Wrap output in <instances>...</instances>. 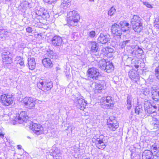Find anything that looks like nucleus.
<instances>
[{"instance_id":"f257e3e1","label":"nucleus","mask_w":159,"mask_h":159,"mask_svg":"<svg viewBox=\"0 0 159 159\" xmlns=\"http://www.w3.org/2000/svg\"><path fill=\"white\" fill-rule=\"evenodd\" d=\"M68 24L72 26H77L80 20V16L75 11H70L67 14Z\"/></svg>"},{"instance_id":"f03ea898","label":"nucleus","mask_w":159,"mask_h":159,"mask_svg":"<svg viewBox=\"0 0 159 159\" xmlns=\"http://www.w3.org/2000/svg\"><path fill=\"white\" fill-rule=\"evenodd\" d=\"M131 24L135 32H140L143 28L142 19L138 16H133L131 19Z\"/></svg>"},{"instance_id":"7ed1b4c3","label":"nucleus","mask_w":159,"mask_h":159,"mask_svg":"<svg viewBox=\"0 0 159 159\" xmlns=\"http://www.w3.org/2000/svg\"><path fill=\"white\" fill-rule=\"evenodd\" d=\"M37 87L42 91H46L50 90L53 87L52 82H47L45 80H41L37 84Z\"/></svg>"},{"instance_id":"20e7f679","label":"nucleus","mask_w":159,"mask_h":159,"mask_svg":"<svg viewBox=\"0 0 159 159\" xmlns=\"http://www.w3.org/2000/svg\"><path fill=\"white\" fill-rule=\"evenodd\" d=\"M22 102L25 107L26 108L32 109L35 107V100L31 97H26L23 99Z\"/></svg>"},{"instance_id":"39448f33","label":"nucleus","mask_w":159,"mask_h":159,"mask_svg":"<svg viewBox=\"0 0 159 159\" xmlns=\"http://www.w3.org/2000/svg\"><path fill=\"white\" fill-rule=\"evenodd\" d=\"M98 70L96 68H89L87 71V75L88 77L92 79L93 80L98 79L100 77Z\"/></svg>"},{"instance_id":"423d86ee","label":"nucleus","mask_w":159,"mask_h":159,"mask_svg":"<svg viewBox=\"0 0 159 159\" xmlns=\"http://www.w3.org/2000/svg\"><path fill=\"white\" fill-rule=\"evenodd\" d=\"M11 94H5L2 95L1 96V100L2 105L8 106L11 104L13 102Z\"/></svg>"},{"instance_id":"0eeeda50","label":"nucleus","mask_w":159,"mask_h":159,"mask_svg":"<svg viewBox=\"0 0 159 159\" xmlns=\"http://www.w3.org/2000/svg\"><path fill=\"white\" fill-rule=\"evenodd\" d=\"M31 125L30 128L34 133L37 135H39L43 133V129L40 125L33 123Z\"/></svg>"},{"instance_id":"6e6552de","label":"nucleus","mask_w":159,"mask_h":159,"mask_svg":"<svg viewBox=\"0 0 159 159\" xmlns=\"http://www.w3.org/2000/svg\"><path fill=\"white\" fill-rule=\"evenodd\" d=\"M114 118L115 117L112 116L110 117L107 124L108 128L110 130L112 131L116 130L119 126L117 121Z\"/></svg>"},{"instance_id":"1a4fd4ad","label":"nucleus","mask_w":159,"mask_h":159,"mask_svg":"<svg viewBox=\"0 0 159 159\" xmlns=\"http://www.w3.org/2000/svg\"><path fill=\"white\" fill-rule=\"evenodd\" d=\"M74 102L77 107L81 110H83L86 106L87 103L85 101L80 97H76Z\"/></svg>"},{"instance_id":"9d476101","label":"nucleus","mask_w":159,"mask_h":159,"mask_svg":"<svg viewBox=\"0 0 159 159\" xmlns=\"http://www.w3.org/2000/svg\"><path fill=\"white\" fill-rule=\"evenodd\" d=\"M51 41L52 45L56 47H61L63 43L62 38L57 35H55L52 37Z\"/></svg>"},{"instance_id":"9b49d317","label":"nucleus","mask_w":159,"mask_h":159,"mask_svg":"<svg viewBox=\"0 0 159 159\" xmlns=\"http://www.w3.org/2000/svg\"><path fill=\"white\" fill-rule=\"evenodd\" d=\"M111 30L113 34L118 36L119 38H120L122 32L120 25L116 24H114L112 26Z\"/></svg>"},{"instance_id":"f8f14e48","label":"nucleus","mask_w":159,"mask_h":159,"mask_svg":"<svg viewBox=\"0 0 159 159\" xmlns=\"http://www.w3.org/2000/svg\"><path fill=\"white\" fill-rule=\"evenodd\" d=\"M110 40V36L108 34H104L102 33L100 34L98 38V42L100 43L105 44L109 42Z\"/></svg>"},{"instance_id":"ddd939ff","label":"nucleus","mask_w":159,"mask_h":159,"mask_svg":"<svg viewBox=\"0 0 159 159\" xmlns=\"http://www.w3.org/2000/svg\"><path fill=\"white\" fill-rule=\"evenodd\" d=\"M35 13L37 16L41 17L44 19H46L49 16L47 10L44 8H41L39 10L37 9Z\"/></svg>"},{"instance_id":"4468645a","label":"nucleus","mask_w":159,"mask_h":159,"mask_svg":"<svg viewBox=\"0 0 159 159\" xmlns=\"http://www.w3.org/2000/svg\"><path fill=\"white\" fill-rule=\"evenodd\" d=\"M28 118L26 112L25 111H22L20 113L16 114L15 120L16 121H17L18 120H19L20 121L19 123H21L26 121Z\"/></svg>"},{"instance_id":"2eb2a0df","label":"nucleus","mask_w":159,"mask_h":159,"mask_svg":"<svg viewBox=\"0 0 159 159\" xmlns=\"http://www.w3.org/2000/svg\"><path fill=\"white\" fill-rule=\"evenodd\" d=\"M134 48L135 50L131 52V56L134 58H138L143 54V51L142 48L137 45L135 46Z\"/></svg>"},{"instance_id":"dca6fc26","label":"nucleus","mask_w":159,"mask_h":159,"mask_svg":"<svg viewBox=\"0 0 159 159\" xmlns=\"http://www.w3.org/2000/svg\"><path fill=\"white\" fill-rule=\"evenodd\" d=\"M128 75L131 80L135 82H137L139 80V75L137 73L136 70H130L128 73Z\"/></svg>"},{"instance_id":"f3484780","label":"nucleus","mask_w":159,"mask_h":159,"mask_svg":"<svg viewBox=\"0 0 159 159\" xmlns=\"http://www.w3.org/2000/svg\"><path fill=\"white\" fill-rule=\"evenodd\" d=\"M111 97L110 96L107 97V101L106 102V104H102L101 107L104 108L108 109L112 108L114 106V104L111 99Z\"/></svg>"},{"instance_id":"a211bd4d","label":"nucleus","mask_w":159,"mask_h":159,"mask_svg":"<svg viewBox=\"0 0 159 159\" xmlns=\"http://www.w3.org/2000/svg\"><path fill=\"white\" fill-rule=\"evenodd\" d=\"M42 62L44 66L47 68H51L53 66L52 61L49 58H45L43 59Z\"/></svg>"},{"instance_id":"6ab92c4d","label":"nucleus","mask_w":159,"mask_h":159,"mask_svg":"<svg viewBox=\"0 0 159 159\" xmlns=\"http://www.w3.org/2000/svg\"><path fill=\"white\" fill-rule=\"evenodd\" d=\"M31 6L30 5V3L27 1H23L21 2L19 7V9L21 10L22 12H24L27 8H30Z\"/></svg>"},{"instance_id":"aec40b11","label":"nucleus","mask_w":159,"mask_h":159,"mask_svg":"<svg viewBox=\"0 0 159 159\" xmlns=\"http://www.w3.org/2000/svg\"><path fill=\"white\" fill-rule=\"evenodd\" d=\"M119 25H120L122 32H125L129 30V25L125 21H120Z\"/></svg>"},{"instance_id":"412c9836","label":"nucleus","mask_w":159,"mask_h":159,"mask_svg":"<svg viewBox=\"0 0 159 159\" xmlns=\"http://www.w3.org/2000/svg\"><path fill=\"white\" fill-rule=\"evenodd\" d=\"M153 154L150 150H145L142 153V159H152Z\"/></svg>"},{"instance_id":"4be33fe9","label":"nucleus","mask_w":159,"mask_h":159,"mask_svg":"<svg viewBox=\"0 0 159 159\" xmlns=\"http://www.w3.org/2000/svg\"><path fill=\"white\" fill-rule=\"evenodd\" d=\"M28 66L30 69L33 70L35 67V62L33 57L29 58L28 59Z\"/></svg>"},{"instance_id":"5701e85b","label":"nucleus","mask_w":159,"mask_h":159,"mask_svg":"<svg viewBox=\"0 0 159 159\" xmlns=\"http://www.w3.org/2000/svg\"><path fill=\"white\" fill-rule=\"evenodd\" d=\"M114 69V66L112 62L110 61L107 62L104 70H106L107 73H110Z\"/></svg>"},{"instance_id":"b1692460","label":"nucleus","mask_w":159,"mask_h":159,"mask_svg":"<svg viewBox=\"0 0 159 159\" xmlns=\"http://www.w3.org/2000/svg\"><path fill=\"white\" fill-rule=\"evenodd\" d=\"M94 86V88L93 89L97 90L99 93L100 92V91L103 89L104 87L102 85L95 82L93 83L91 86L93 88Z\"/></svg>"},{"instance_id":"393cba45","label":"nucleus","mask_w":159,"mask_h":159,"mask_svg":"<svg viewBox=\"0 0 159 159\" xmlns=\"http://www.w3.org/2000/svg\"><path fill=\"white\" fill-rule=\"evenodd\" d=\"M98 44L95 42L92 41L91 43V51L93 52H96L98 49Z\"/></svg>"},{"instance_id":"a878e982","label":"nucleus","mask_w":159,"mask_h":159,"mask_svg":"<svg viewBox=\"0 0 159 159\" xmlns=\"http://www.w3.org/2000/svg\"><path fill=\"white\" fill-rule=\"evenodd\" d=\"M62 1L63 2L60 6L61 8L66 9L70 6L71 0H62Z\"/></svg>"},{"instance_id":"bb28decb","label":"nucleus","mask_w":159,"mask_h":159,"mask_svg":"<svg viewBox=\"0 0 159 159\" xmlns=\"http://www.w3.org/2000/svg\"><path fill=\"white\" fill-rule=\"evenodd\" d=\"M2 58L3 64L7 66H9L12 62L11 58L9 57H4L3 58Z\"/></svg>"},{"instance_id":"cd10ccee","label":"nucleus","mask_w":159,"mask_h":159,"mask_svg":"<svg viewBox=\"0 0 159 159\" xmlns=\"http://www.w3.org/2000/svg\"><path fill=\"white\" fill-rule=\"evenodd\" d=\"M132 41L130 40H127L123 41L121 43V47L122 48H124L126 47H130L132 45Z\"/></svg>"},{"instance_id":"c85d7f7f","label":"nucleus","mask_w":159,"mask_h":159,"mask_svg":"<svg viewBox=\"0 0 159 159\" xmlns=\"http://www.w3.org/2000/svg\"><path fill=\"white\" fill-rule=\"evenodd\" d=\"M96 144V147L99 149H103L105 147V145L104 143L102 140H98Z\"/></svg>"},{"instance_id":"c756f323","label":"nucleus","mask_w":159,"mask_h":159,"mask_svg":"<svg viewBox=\"0 0 159 159\" xmlns=\"http://www.w3.org/2000/svg\"><path fill=\"white\" fill-rule=\"evenodd\" d=\"M151 151L156 152L158 150H159V143L156 142L150 146Z\"/></svg>"},{"instance_id":"7c9ffc66","label":"nucleus","mask_w":159,"mask_h":159,"mask_svg":"<svg viewBox=\"0 0 159 159\" xmlns=\"http://www.w3.org/2000/svg\"><path fill=\"white\" fill-rule=\"evenodd\" d=\"M151 124L154 126V127L159 128V120L156 118L152 117V120L151 121Z\"/></svg>"},{"instance_id":"2f4dec72","label":"nucleus","mask_w":159,"mask_h":159,"mask_svg":"<svg viewBox=\"0 0 159 159\" xmlns=\"http://www.w3.org/2000/svg\"><path fill=\"white\" fill-rule=\"evenodd\" d=\"M107 62L104 59H102L100 61L98 62V66L102 70H104L105 69V66Z\"/></svg>"},{"instance_id":"473e14b6","label":"nucleus","mask_w":159,"mask_h":159,"mask_svg":"<svg viewBox=\"0 0 159 159\" xmlns=\"http://www.w3.org/2000/svg\"><path fill=\"white\" fill-rule=\"evenodd\" d=\"M152 95V98L154 100L156 101H159V91L156 90L153 92Z\"/></svg>"},{"instance_id":"72a5a7b5","label":"nucleus","mask_w":159,"mask_h":159,"mask_svg":"<svg viewBox=\"0 0 159 159\" xmlns=\"http://www.w3.org/2000/svg\"><path fill=\"white\" fill-rule=\"evenodd\" d=\"M9 36V33L7 31L3 30L1 31L0 34V38L3 39H5L7 37Z\"/></svg>"},{"instance_id":"f704fd0d","label":"nucleus","mask_w":159,"mask_h":159,"mask_svg":"<svg viewBox=\"0 0 159 159\" xmlns=\"http://www.w3.org/2000/svg\"><path fill=\"white\" fill-rule=\"evenodd\" d=\"M142 107L141 105H139L136 107L135 109V112L137 114L139 115L143 111Z\"/></svg>"},{"instance_id":"c9c22d12","label":"nucleus","mask_w":159,"mask_h":159,"mask_svg":"<svg viewBox=\"0 0 159 159\" xmlns=\"http://www.w3.org/2000/svg\"><path fill=\"white\" fill-rule=\"evenodd\" d=\"M144 107L145 111H146V110L150 107H152V105L151 104L150 102L147 101L145 102L144 104Z\"/></svg>"},{"instance_id":"e433bc0d","label":"nucleus","mask_w":159,"mask_h":159,"mask_svg":"<svg viewBox=\"0 0 159 159\" xmlns=\"http://www.w3.org/2000/svg\"><path fill=\"white\" fill-rule=\"evenodd\" d=\"M116 12V10L115 8L112 7L109 10L108 12V15L110 16H112Z\"/></svg>"},{"instance_id":"4c0bfd02","label":"nucleus","mask_w":159,"mask_h":159,"mask_svg":"<svg viewBox=\"0 0 159 159\" xmlns=\"http://www.w3.org/2000/svg\"><path fill=\"white\" fill-rule=\"evenodd\" d=\"M16 58V59L18 60V63L21 66H24L25 65L23 58L20 56H17Z\"/></svg>"},{"instance_id":"58836bf2","label":"nucleus","mask_w":159,"mask_h":159,"mask_svg":"<svg viewBox=\"0 0 159 159\" xmlns=\"http://www.w3.org/2000/svg\"><path fill=\"white\" fill-rule=\"evenodd\" d=\"M155 72V75L156 78L159 80V66L156 68Z\"/></svg>"},{"instance_id":"ea45409f","label":"nucleus","mask_w":159,"mask_h":159,"mask_svg":"<svg viewBox=\"0 0 159 159\" xmlns=\"http://www.w3.org/2000/svg\"><path fill=\"white\" fill-rule=\"evenodd\" d=\"M146 110V112H147L149 114H152L155 112V110L154 109L152 108V107H150L148 108Z\"/></svg>"},{"instance_id":"a19ab883","label":"nucleus","mask_w":159,"mask_h":159,"mask_svg":"<svg viewBox=\"0 0 159 159\" xmlns=\"http://www.w3.org/2000/svg\"><path fill=\"white\" fill-rule=\"evenodd\" d=\"M107 52H108L109 57H112V53L114 52V50L112 48L109 47H107Z\"/></svg>"},{"instance_id":"79ce46f5","label":"nucleus","mask_w":159,"mask_h":159,"mask_svg":"<svg viewBox=\"0 0 159 159\" xmlns=\"http://www.w3.org/2000/svg\"><path fill=\"white\" fill-rule=\"evenodd\" d=\"M154 23L155 27L159 28V16L155 19Z\"/></svg>"},{"instance_id":"37998d69","label":"nucleus","mask_w":159,"mask_h":159,"mask_svg":"<svg viewBox=\"0 0 159 159\" xmlns=\"http://www.w3.org/2000/svg\"><path fill=\"white\" fill-rule=\"evenodd\" d=\"M132 99V98L131 95H128L127 98V103L129 104H131V102Z\"/></svg>"},{"instance_id":"c03bdc74","label":"nucleus","mask_w":159,"mask_h":159,"mask_svg":"<svg viewBox=\"0 0 159 159\" xmlns=\"http://www.w3.org/2000/svg\"><path fill=\"white\" fill-rule=\"evenodd\" d=\"M96 35V33L94 31H91L89 33V36L91 38H94Z\"/></svg>"},{"instance_id":"a18cd8bd","label":"nucleus","mask_w":159,"mask_h":159,"mask_svg":"<svg viewBox=\"0 0 159 159\" xmlns=\"http://www.w3.org/2000/svg\"><path fill=\"white\" fill-rule=\"evenodd\" d=\"M107 101V97H103L102 98L101 100V101L100 102L101 103V105L102 104H107L106 103V102Z\"/></svg>"},{"instance_id":"49530a36","label":"nucleus","mask_w":159,"mask_h":159,"mask_svg":"<svg viewBox=\"0 0 159 159\" xmlns=\"http://www.w3.org/2000/svg\"><path fill=\"white\" fill-rule=\"evenodd\" d=\"M10 54L9 52H3L2 54V57L3 58V57H9L8 55Z\"/></svg>"},{"instance_id":"de8ad7c7","label":"nucleus","mask_w":159,"mask_h":159,"mask_svg":"<svg viewBox=\"0 0 159 159\" xmlns=\"http://www.w3.org/2000/svg\"><path fill=\"white\" fill-rule=\"evenodd\" d=\"M143 3L144 5L146 6L147 7L150 8H151L152 7V6L148 2H143Z\"/></svg>"},{"instance_id":"09e8293b","label":"nucleus","mask_w":159,"mask_h":159,"mask_svg":"<svg viewBox=\"0 0 159 159\" xmlns=\"http://www.w3.org/2000/svg\"><path fill=\"white\" fill-rule=\"evenodd\" d=\"M60 153V151L59 149H55L53 153L54 155L56 156V155H57V154H59Z\"/></svg>"},{"instance_id":"8fccbe9b","label":"nucleus","mask_w":159,"mask_h":159,"mask_svg":"<svg viewBox=\"0 0 159 159\" xmlns=\"http://www.w3.org/2000/svg\"><path fill=\"white\" fill-rule=\"evenodd\" d=\"M56 0H43V1L46 3L51 4L55 2Z\"/></svg>"},{"instance_id":"3c124183","label":"nucleus","mask_w":159,"mask_h":159,"mask_svg":"<svg viewBox=\"0 0 159 159\" xmlns=\"http://www.w3.org/2000/svg\"><path fill=\"white\" fill-rule=\"evenodd\" d=\"M26 30L28 33H31L33 31V29L31 27H29L26 28Z\"/></svg>"},{"instance_id":"603ef678","label":"nucleus","mask_w":159,"mask_h":159,"mask_svg":"<svg viewBox=\"0 0 159 159\" xmlns=\"http://www.w3.org/2000/svg\"><path fill=\"white\" fill-rule=\"evenodd\" d=\"M153 156H155L157 157H159V150L156 152H154Z\"/></svg>"},{"instance_id":"864d4df0","label":"nucleus","mask_w":159,"mask_h":159,"mask_svg":"<svg viewBox=\"0 0 159 159\" xmlns=\"http://www.w3.org/2000/svg\"><path fill=\"white\" fill-rule=\"evenodd\" d=\"M4 134L2 129H0V137L2 138L4 137Z\"/></svg>"},{"instance_id":"5fc2aeb1","label":"nucleus","mask_w":159,"mask_h":159,"mask_svg":"<svg viewBox=\"0 0 159 159\" xmlns=\"http://www.w3.org/2000/svg\"><path fill=\"white\" fill-rule=\"evenodd\" d=\"M126 106L127 107V108L128 110H130L132 107L131 104H128L127 103L126 105Z\"/></svg>"},{"instance_id":"6e6d98bb","label":"nucleus","mask_w":159,"mask_h":159,"mask_svg":"<svg viewBox=\"0 0 159 159\" xmlns=\"http://www.w3.org/2000/svg\"><path fill=\"white\" fill-rule=\"evenodd\" d=\"M152 105V108L154 109L155 110V111H156V110L157 109V107L156 105H154L152 104H151Z\"/></svg>"},{"instance_id":"4d7b16f0","label":"nucleus","mask_w":159,"mask_h":159,"mask_svg":"<svg viewBox=\"0 0 159 159\" xmlns=\"http://www.w3.org/2000/svg\"><path fill=\"white\" fill-rule=\"evenodd\" d=\"M107 49V48H102V52L105 53V52H106V49Z\"/></svg>"},{"instance_id":"13d9d810","label":"nucleus","mask_w":159,"mask_h":159,"mask_svg":"<svg viewBox=\"0 0 159 159\" xmlns=\"http://www.w3.org/2000/svg\"><path fill=\"white\" fill-rule=\"evenodd\" d=\"M21 146L20 145H18L17 146V147L19 149H21Z\"/></svg>"},{"instance_id":"bf43d9fd","label":"nucleus","mask_w":159,"mask_h":159,"mask_svg":"<svg viewBox=\"0 0 159 159\" xmlns=\"http://www.w3.org/2000/svg\"><path fill=\"white\" fill-rule=\"evenodd\" d=\"M134 66L136 68H138L139 67V66L137 65H134Z\"/></svg>"},{"instance_id":"052dcab7","label":"nucleus","mask_w":159,"mask_h":159,"mask_svg":"<svg viewBox=\"0 0 159 159\" xmlns=\"http://www.w3.org/2000/svg\"><path fill=\"white\" fill-rule=\"evenodd\" d=\"M106 50L105 52V53L107 54V55L108 56H109L108 52H107V49Z\"/></svg>"},{"instance_id":"680f3d73","label":"nucleus","mask_w":159,"mask_h":159,"mask_svg":"<svg viewBox=\"0 0 159 159\" xmlns=\"http://www.w3.org/2000/svg\"><path fill=\"white\" fill-rule=\"evenodd\" d=\"M56 70L57 71L58 70H60V68L58 67H56Z\"/></svg>"},{"instance_id":"e2e57ef3","label":"nucleus","mask_w":159,"mask_h":159,"mask_svg":"<svg viewBox=\"0 0 159 159\" xmlns=\"http://www.w3.org/2000/svg\"><path fill=\"white\" fill-rule=\"evenodd\" d=\"M89 0L91 1H92L93 2H94V0Z\"/></svg>"},{"instance_id":"0e129e2a","label":"nucleus","mask_w":159,"mask_h":159,"mask_svg":"<svg viewBox=\"0 0 159 159\" xmlns=\"http://www.w3.org/2000/svg\"><path fill=\"white\" fill-rule=\"evenodd\" d=\"M12 0H6V1H12Z\"/></svg>"},{"instance_id":"69168bd1","label":"nucleus","mask_w":159,"mask_h":159,"mask_svg":"<svg viewBox=\"0 0 159 159\" xmlns=\"http://www.w3.org/2000/svg\"><path fill=\"white\" fill-rule=\"evenodd\" d=\"M28 138L29 139L30 138V137H28Z\"/></svg>"}]
</instances>
